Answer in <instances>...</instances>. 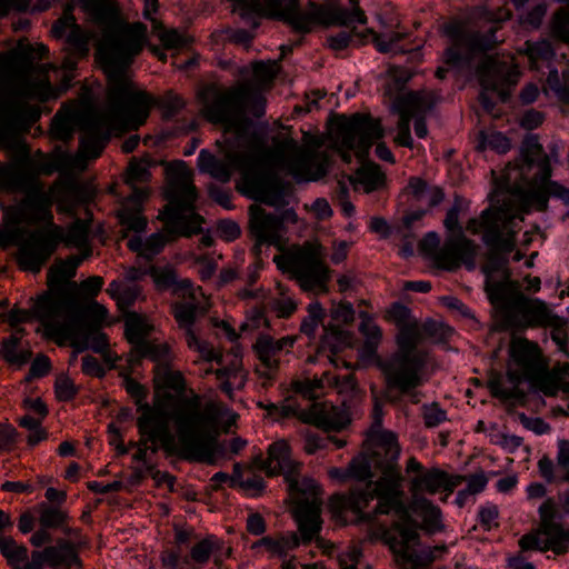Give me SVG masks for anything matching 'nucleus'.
<instances>
[{"label": "nucleus", "instance_id": "40", "mask_svg": "<svg viewBox=\"0 0 569 569\" xmlns=\"http://www.w3.org/2000/svg\"><path fill=\"white\" fill-rule=\"evenodd\" d=\"M447 550L448 548L446 545H439L421 550H413L410 548L407 551L402 549V553L399 557L403 562L410 565L412 569H427L436 559L446 553Z\"/></svg>", "mask_w": 569, "mask_h": 569}, {"label": "nucleus", "instance_id": "42", "mask_svg": "<svg viewBox=\"0 0 569 569\" xmlns=\"http://www.w3.org/2000/svg\"><path fill=\"white\" fill-rule=\"evenodd\" d=\"M107 292L117 301L121 310H126L138 300L141 288L137 283L113 280L109 283Z\"/></svg>", "mask_w": 569, "mask_h": 569}, {"label": "nucleus", "instance_id": "16", "mask_svg": "<svg viewBox=\"0 0 569 569\" xmlns=\"http://www.w3.org/2000/svg\"><path fill=\"white\" fill-rule=\"evenodd\" d=\"M48 48L44 44H29L23 51V60L16 64L11 59H6L0 63V81L10 83L11 86L19 82L21 79L26 80L34 90L40 91L38 96L27 97L28 103L38 109V106L32 101L46 102L57 94L54 88L51 86L48 70L50 64L34 66L32 59H42L47 56Z\"/></svg>", "mask_w": 569, "mask_h": 569}, {"label": "nucleus", "instance_id": "29", "mask_svg": "<svg viewBox=\"0 0 569 569\" xmlns=\"http://www.w3.org/2000/svg\"><path fill=\"white\" fill-rule=\"evenodd\" d=\"M250 231L256 239L254 250L262 244L277 246L280 242L282 221L279 216L267 212L258 204L250 207Z\"/></svg>", "mask_w": 569, "mask_h": 569}, {"label": "nucleus", "instance_id": "2", "mask_svg": "<svg viewBox=\"0 0 569 569\" xmlns=\"http://www.w3.org/2000/svg\"><path fill=\"white\" fill-rule=\"evenodd\" d=\"M146 27L131 24L122 30L106 31L98 52L108 72L109 111H89L81 118V137L76 154L63 153L54 162L37 164L41 173L60 171L72 174L86 170L88 161L98 158L113 130L138 128L144 123L153 99L144 91H136L127 76L133 58L142 50Z\"/></svg>", "mask_w": 569, "mask_h": 569}, {"label": "nucleus", "instance_id": "22", "mask_svg": "<svg viewBox=\"0 0 569 569\" xmlns=\"http://www.w3.org/2000/svg\"><path fill=\"white\" fill-rule=\"evenodd\" d=\"M259 407L264 409L268 416L276 419L296 416L301 421L315 425L326 431H340L349 422L342 410L321 402H312L307 409L286 402L281 405L260 402Z\"/></svg>", "mask_w": 569, "mask_h": 569}, {"label": "nucleus", "instance_id": "57", "mask_svg": "<svg viewBox=\"0 0 569 569\" xmlns=\"http://www.w3.org/2000/svg\"><path fill=\"white\" fill-rule=\"evenodd\" d=\"M526 52L528 54L529 60L531 61L532 68L538 69L540 61H550L555 51L551 47V43L547 40H541L537 42L527 41L525 43Z\"/></svg>", "mask_w": 569, "mask_h": 569}, {"label": "nucleus", "instance_id": "26", "mask_svg": "<svg viewBox=\"0 0 569 569\" xmlns=\"http://www.w3.org/2000/svg\"><path fill=\"white\" fill-rule=\"evenodd\" d=\"M436 256V266L440 269L453 271L465 264L471 270L475 268L477 246L463 234L462 229H459V232L447 237Z\"/></svg>", "mask_w": 569, "mask_h": 569}, {"label": "nucleus", "instance_id": "12", "mask_svg": "<svg viewBox=\"0 0 569 569\" xmlns=\"http://www.w3.org/2000/svg\"><path fill=\"white\" fill-rule=\"evenodd\" d=\"M388 439L389 445L380 447L378 451L379 453L383 451L388 456L383 476L379 479V501L363 518L373 521L381 515L395 513L398 516L399 519L392 523L398 537L390 536L388 540L392 551L400 556L402 549L407 551L418 541L420 527L403 503V477L398 466L399 451L392 442V437L388 436Z\"/></svg>", "mask_w": 569, "mask_h": 569}, {"label": "nucleus", "instance_id": "44", "mask_svg": "<svg viewBox=\"0 0 569 569\" xmlns=\"http://www.w3.org/2000/svg\"><path fill=\"white\" fill-rule=\"evenodd\" d=\"M539 535L545 536L547 550L560 555L569 548V530L559 522L539 527Z\"/></svg>", "mask_w": 569, "mask_h": 569}, {"label": "nucleus", "instance_id": "39", "mask_svg": "<svg viewBox=\"0 0 569 569\" xmlns=\"http://www.w3.org/2000/svg\"><path fill=\"white\" fill-rule=\"evenodd\" d=\"M47 563L54 569H69L80 565L76 546L66 539H58L56 545L44 548Z\"/></svg>", "mask_w": 569, "mask_h": 569}, {"label": "nucleus", "instance_id": "8", "mask_svg": "<svg viewBox=\"0 0 569 569\" xmlns=\"http://www.w3.org/2000/svg\"><path fill=\"white\" fill-rule=\"evenodd\" d=\"M277 72L274 61H258L252 64V80L239 81L224 90L208 89L202 94L204 117L228 131L244 133L250 126L249 114L256 118L264 114L266 99L260 90L273 82Z\"/></svg>", "mask_w": 569, "mask_h": 569}, {"label": "nucleus", "instance_id": "56", "mask_svg": "<svg viewBox=\"0 0 569 569\" xmlns=\"http://www.w3.org/2000/svg\"><path fill=\"white\" fill-rule=\"evenodd\" d=\"M153 32L157 33L159 40L167 49H180L189 44L190 39L184 33L179 32L177 29L166 30L153 21Z\"/></svg>", "mask_w": 569, "mask_h": 569}, {"label": "nucleus", "instance_id": "38", "mask_svg": "<svg viewBox=\"0 0 569 569\" xmlns=\"http://www.w3.org/2000/svg\"><path fill=\"white\" fill-rule=\"evenodd\" d=\"M410 510L421 518L422 522L419 527L428 533L432 535L443 529L441 510L427 498L420 496L412 497Z\"/></svg>", "mask_w": 569, "mask_h": 569}, {"label": "nucleus", "instance_id": "51", "mask_svg": "<svg viewBox=\"0 0 569 569\" xmlns=\"http://www.w3.org/2000/svg\"><path fill=\"white\" fill-rule=\"evenodd\" d=\"M40 527L48 529L61 528L68 520L66 511L58 506L41 502L38 505Z\"/></svg>", "mask_w": 569, "mask_h": 569}, {"label": "nucleus", "instance_id": "53", "mask_svg": "<svg viewBox=\"0 0 569 569\" xmlns=\"http://www.w3.org/2000/svg\"><path fill=\"white\" fill-rule=\"evenodd\" d=\"M360 332L366 337L363 350L368 355H373L381 340V330L375 321L367 315L361 313Z\"/></svg>", "mask_w": 569, "mask_h": 569}, {"label": "nucleus", "instance_id": "7", "mask_svg": "<svg viewBox=\"0 0 569 569\" xmlns=\"http://www.w3.org/2000/svg\"><path fill=\"white\" fill-rule=\"evenodd\" d=\"M197 161L201 172L220 182L230 181L232 173L239 171L243 191L252 199L274 208L289 203L290 187L264 167L260 144L244 151L227 150L220 158L202 149Z\"/></svg>", "mask_w": 569, "mask_h": 569}, {"label": "nucleus", "instance_id": "18", "mask_svg": "<svg viewBox=\"0 0 569 569\" xmlns=\"http://www.w3.org/2000/svg\"><path fill=\"white\" fill-rule=\"evenodd\" d=\"M500 20L493 21L485 31H475L469 26L456 20L445 26L446 34L451 39L452 46L445 53V61L451 67H463L471 63L478 53L487 52L499 42L496 32L500 28Z\"/></svg>", "mask_w": 569, "mask_h": 569}, {"label": "nucleus", "instance_id": "54", "mask_svg": "<svg viewBox=\"0 0 569 569\" xmlns=\"http://www.w3.org/2000/svg\"><path fill=\"white\" fill-rule=\"evenodd\" d=\"M547 87L562 102H569V68L559 73L556 69L549 71Z\"/></svg>", "mask_w": 569, "mask_h": 569}, {"label": "nucleus", "instance_id": "47", "mask_svg": "<svg viewBox=\"0 0 569 569\" xmlns=\"http://www.w3.org/2000/svg\"><path fill=\"white\" fill-rule=\"evenodd\" d=\"M420 339L421 331L417 321L405 323L402 327H399V333L397 337L398 350L396 352L425 355L422 351L417 349Z\"/></svg>", "mask_w": 569, "mask_h": 569}, {"label": "nucleus", "instance_id": "37", "mask_svg": "<svg viewBox=\"0 0 569 569\" xmlns=\"http://www.w3.org/2000/svg\"><path fill=\"white\" fill-rule=\"evenodd\" d=\"M108 100V108L107 109H96V108H88L81 112L78 111H59L51 123V134L54 139L61 140V141H69L74 132L76 127L79 128L81 131V118L89 111H109L110 110V102Z\"/></svg>", "mask_w": 569, "mask_h": 569}, {"label": "nucleus", "instance_id": "25", "mask_svg": "<svg viewBox=\"0 0 569 569\" xmlns=\"http://www.w3.org/2000/svg\"><path fill=\"white\" fill-rule=\"evenodd\" d=\"M123 387L134 400L138 411L141 413L137 419L138 430L146 432L150 423H153L156 420L170 419V413L167 415L163 409L173 400L171 392L164 391L162 393H157L154 407H151L146 402L148 390L144 386L128 376L123 379Z\"/></svg>", "mask_w": 569, "mask_h": 569}, {"label": "nucleus", "instance_id": "9", "mask_svg": "<svg viewBox=\"0 0 569 569\" xmlns=\"http://www.w3.org/2000/svg\"><path fill=\"white\" fill-rule=\"evenodd\" d=\"M242 18L269 17L284 21L293 30L306 33L316 23L323 26L365 24L367 18L358 0H348L350 7L336 2L310 3L307 11L299 10L298 0H228Z\"/></svg>", "mask_w": 569, "mask_h": 569}, {"label": "nucleus", "instance_id": "41", "mask_svg": "<svg viewBox=\"0 0 569 569\" xmlns=\"http://www.w3.org/2000/svg\"><path fill=\"white\" fill-rule=\"evenodd\" d=\"M24 335L26 330L23 328H17L9 338L3 340L0 353L8 363L22 366L30 360L31 351L18 350L20 340Z\"/></svg>", "mask_w": 569, "mask_h": 569}, {"label": "nucleus", "instance_id": "6", "mask_svg": "<svg viewBox=\"0 0 569 569\" xmlns=\"http://www.w3.org/2000/svg\"><path fill=\"white\" fill-rule=\"evenodd\" d=\"M76 283L64 286L52 295H42L34 309L47 338L62 346L69 342L79 352L91 349L103 353L108 348V338L100 329V322L107 310L94 305V316L78 302Z\"/></svg>", "mask_w": 569, "mask_h": 569}, {"label": "nucleus", "instance_id": "27", "mask_svg": "<svg viewBox=\"0 0 569 569\" xmlns=\"http://www.w3.org/2000/svg\"><path fill=\"white\" fill-rule=\"evenodd\" d=\"M379 479L356 486L348 495H333L330 498L329 507L335 515H341L346 510L353 512L360 521L371 522L363 517L371 510H366L369 503L377 499L379 501Z\"/></svg>", "mask_w": 569, "mask_h": 569}, {"label": "nucleus", "instance_id": "46", "mask_svg": "<svg viewBox=\"0 0 569 569\" xmlns=\"http://www.w3.org/2000/svg\"><path fill=\"white\" fill-rule=\"evenodd\" d=\"M525 381H528L533 389L546 396H555L559 390L558 378L549 372L543 365L526 376Z\"/></svg>", "mask_w": 569, "mask_h": 569}, {"label": "nucleus", "instance_id": "15", "mask_svg": "<svg viewBox=\"0 0 569 569\" xmlns=\"http://www.w3.org/2000/svg\"><path fill=\"white\" fill-rule=\"evenodd\" d=\"M325 256L320 243L307 241L286 254L279 266L293 276L303 291L327 293L330 270L325 263Z\"/></svg>", "mask_w": 569, "mask_h": 569}, {"label": "nucleus", "instance_id": "52", "mask_svg": "<svg viewBox=\"0 0 569 569\" xmlns=\"http://www.w3.org/2000/svg\"><path fill=\"white\" fill-rule=\"evenodd\" d=\"M291 387L295 393L300 395L307 400H315L327 389L325 372L320 378L315 377L312 379L306 378L302 380H296L292 382Z\"/></svg>", "mask_w": 569, "mask_h": 569}, {"label": "nucleus", "instance_id": "13", "mask_svg": "<svg viewBox=\"0 0 569 569\" xmlns=\"http://www.w3.org/2000/svg\"><path fill=\"white\" fill-rule=\"evenodd\" d=\"M487 291L505 329L552 325L553 316L543 301L527 298L506 281H487Z\"/></svg>", "mask_w": 569, "mask_h": 569}, {"label": "nucleus", "instance_id": "4", "mask_svg": "<svg viewBox=\"0 0 569 569\" xmlns=\"http://www.w3.org/2000/svg\"><path fill=\"white\" fill-rule=\"evenodd\" d=\"M237 415L217 401L202 402L199 396L179 401L169 420H156L140 440L133 460L147 461L148 443L159 442L166 452L186 460L212 465L219 452L218 439L236 423Z\"/></svg>", "mask_w": 569, "mask_h": 569}, {"label": "nucleus", "instance_id": "31", "mask_svg": "<svg viewBox=\"0 0 569 569\" xmlns=\"http://www.w3.org/2000/svg\"><path fill=\"white\" fill-rule=\"evenodd\" d=\"M463 479L461 476L451 477L446 471L433 468L413 477L410 489L413 497L421 491L433 495L443 490L451 493Z\"/></svg>", "mask_w": 569, "mask_h": 569}, {"label": "nucleus", "instance_id": "24", "mask_svg": "<svg viewBox=\"0 0 569 569\" xmlns=\"http://www.w3.org/2000/svg\"><path fill=\"white\" fill-rule=\"evenodd\" d=\"M436 103V96L430 91H411L396 99L393 107L399 113L398 133L395 142L401 147L412 148L410 122L413 116L429 112Z\"/></svg>", "mask_w": 569, "mask_h": 569}, {"label": "nucleus", "instance_id": "64", "mask_svg": "<svg viewBox=\"0 0 569 569\" xmlns=\"http://www.w3.org/2000/svg\"><path fill=\"white\" fill-rule=\"evenodd\" d=\"M54 391L60 401H70L77 395L78 389L69 377L61 375L56 380Z\"/></svg>", "mask_w": 569, "mask_h": 569}, {"label": "nucleus", "instance_id": "32", "mask_svg": "<svg viewBox=\"0 0 569 569\" xmlns=\"http://www.w3.org/2000/svg\"><path fill=\"white\" fill-rule=\"evenodd\" d=\"M537 466L540 477L548 483L569 482V440H558L556 462L543 456Z\"/></svg>", "mask_w": 569, "mask_h": 569}, {"label": "nucleus", "instance_id": "55", "mask_svg": "<svg viewBox=\"0 0 569 569\" xmlns=\"http://www.w3.org/2000/svg\"><path fill=\"white\" fill-rule=\"evenodd\" d=\"M91 34L83 30L80 26L73 27L67 34L66 42L68 51L77 57H86L89 52V41Z\"/></svg>", "mask_w": 569, "mask_h": 569}, {"label": "nucleus", "instance_id": "33", "mask_svg": "<svg viewBox=\"0 0 569 569\" xmlns=\"http://www.w3.org/2000/svg\"><path fill=\"white\" fill-rule=\"evenodd\" d=\"M91 254V250H87L84 253L71 254L66 259L57 260L49 269L48 282L51 288L49 292L44 295H52L63 288L64 286L76 283L69 281L76 276L77 268L81 262Z\"/></svg>", "mask_w": 569, "mask_h": 569}, {"label": "nucleus", "instance_id": "30", "mask_svg": "<svg viewBox=\"0 0 569 569\" xmlns=\"http://www.w3.org/2000/svg\"><path fill=\"white\" fill-rule=\"evenodd\" d=\"M388 436L392 437V442L395 443L398 451L400 452V448L397 442L396 436L392 432H382L377 439V442L375 445L370 460H366L363 458H357L351 461V463L348 468L349 477L356 478L361 481H366V483H368L369 481H372L371 480V478H372L371 467L372 466L380 469V471H381V476L378 479H380L383 476L385 468H386L387 461H388L387 460L388 456L383 451L381 453H379L378 451H379L380 447H387V445H389Z\"/></svg>", "mask_w": 569, "mask_h": 569}, {"label": "nucleus", "instance_id": "61", "mask_svg": "<svg viewBox=\"0 0 569 569\" xmlns=\"http://www.w3.org/2000/svg\"><path fill=\"white\" fill-rule=\"evenodd\" d=\"M422 418L427 428H436L447 420V412L437 402L422 406Z\"/></svg>", "mask_w": 569, "mask_h": 569}, {"label": "nucleus", "instance_id": "21", "mask_svg": "<svg viewBox=\"0 0 569 569\" xmlns=\"http://www.w3.org/2000/svg\"><path fill=\"white\" fill-rule=\"evenodd\" d=\"M150 171L144 161L132 160L124 174V182L131 188V193L121 201L118 210L120 224L132 232H142L147 227V219L142 214L143 202L148 198V188L138 187L150 179Z\"/></svg>", "mask_w": 569, "mask_h": 569}, {"label": "nucleus", "instance_id": "60", "mask_svg": "<svg viewBox=\"0 0 569 569\" xmlns=\"http://www.w3.org/2000/svg\"><path fill=\"white\" fill-rule=\"evenodd\" d=\"M72 11L73 6L67 4L63 9L62 16L52 26L51 32L56 38H62L68 30L70 31L73 27L78 26Z\"/></svg>", "mask_w": 569, "mask_h": 569}, {"label": "nucleus", "instance_id": "3", "mask_svg": "<svg viewBox=\"0 0 569 569\" xmlns=\"http://www.w3.org/2000/svg\"><path fill=\"white\" fill-rule=\"evenodd\" d=\"M552 168L549 156L543 151L537 137L523 140L520 157L509 162L497 179V188L509 193L499 207H490L481 212L479 219L471 218L467 230L473 234L482 231V241L490 249L485 267L489 274L503 271L506 278L507 259L515 248V236L522 221V213L530 209L545 211L550 198L569 204V188L551 180Z\"/></svg>", "mask_w": 569, "mask_h": 569}, {"label": "nucleus", "instance_id": "1", "mask_svg": "<svg viewBox=\"0 0 569 569\" xmlns=\"http://www.w3.org/2000/svg\"><path fill=\"white\" fill-rule=\"evenodd\" d=\"M28 109V126L17 134L19 148H2L14 160L0 162V190L22 193L12 204H2L0 223V249L17 246L16 261L23 271L38 273L59 247L62 227L54 223L52 207L62 202L63 194L72 188L70 178H61L48 189L40 180L41 170L29 156L22 136L39 120L38 109L24 99Z\"/></svg>", "mask_w": 569, "mask_h": 569}, {"label": "nucleus", "instance_id": "11", "mask_svg": "<svg viewBox=\"0 0 569 569\" xmlns=\"http://www.w3.org/2000/svg\"><path fill=\"white\" fill-rule=\"evenodd\" d=\"M331 136L333 147L345 162H351L352 151L362 162L356 174L349 177V183L353 189L362 188L368 193L379 189L385 183V174L378 164L365 162V159L373 142L385 136L380 121L361 113L351 117L340 116Z\"/></svg>", "mask_w": 569, "mask_h": 569}, {"label": "nucleus", "instance_id": "43", "mask_svg": "<svg viewBox=\"0 0 569 569\" xmlns=\"http://www.w3.org/2000/svg\"><path fill=\"white\" fill-rule=\"evenodd\" d=\"M63 242L67 247H74L84 253L91 250L89 247V226L86 221L77 219L67 230L62 228V237L59 244Z\"/></svg>", "mask_w": 569, "mask_h": 569}, {"label": "nucleus", "instance_id": "28", "mask_svg": "<svg viewBox=\"0 0 569 569\" xmlns=\"http://www.w3.org/2000/svg\"><path fill=\"white\" fill-rule=\"evenodd\" d=\"M295 336H286L274 339L269 335H261L257 338L253 350L261 362V368L257 371L261 377L272 380L280 365V356L288 353L296 342Z\"/></svg>", "mask_w": 569, "mask_h": 569}, {"label": "nucleus", "instance_id": "5", "mask_svg": "<svg viewBox=\"0 0 569 569\" xmlns=\"http://www.w3.org/2000/svg\"><path fill=\"white\" fill-rule=\"evenodd\" d=\"M256 463L269 476L278 473L284 476L296 505L295 513L300 537L296 532L278 538L267 536L254 542L253 548L264 547L272 556L284 558L300 543L307 545L317 540L320 545L319 532L322 523L320 488L313 479L299 478V465L291 459L288 443L283 440L273 442L269 446L268 457L266 459L258 457Z\"/></svg>", "mask_w": 569, "mask_h": 569}, {"label": "nucleus", "instance_id": "19", "mask_svg": "<svg viewBox=\"0 0 569 569\" xmlns=\"http://www.w3.org/2000/svg\"><path fill=\"white\" fill-rule=\"evenodd\" d=\"M510 357L517 368H508L506 380L500 373L492 375L488 380V388L492 397L500 400H522L526 395L519 388L526 376L538 368L542 362L528 341L513 342L510 347Z\"/></svg>", "mask_w": 569, "mask_h": 569}, {"label": "nucleus", "instance_id": "23", "mask_svg": "<svg viewBox=\"0 0 569 569\" xmlns=\"http://www.w3.org/2000/svg\"><path fill=\"white\" fill-rule=\"evenodd\" d=\"M476 73L483 91L480 93V101L483 108L490 111L493 104L486 96L487 90L499 91L503 87L513 86L519 77V70L510 61L500 60L495 56H483L477 66Z\"/></svg>", "mask_w": 569, "mask_h": 569}, {"label": "nucleus", "instance_id": "50", "mask_svg": "<svg viewBox=\"0 0 569 569\" xmlns=\"http://www.w3.org/2000/svg\"><path fill=\"white\" fill-rule=\"evenodd\" d=\"M325 379L326 387L335 389L345 400L352 399L359 391L358 382L352 373L340 377L326 371Z\"/></svg>", "mask_w": 569, "mask_h": 569}, {"label": "nucleus", "instance_id": "62", "mask_svg": "<svg viewBox=\"0 0 569 569\" xmlns=\"http://www.w3.org/2000/svg\"><path fill=\"white\" fill-rule=\"evenodd\" d=\"M308 317L305 318L300 326V331L307 336H312L323 316V309L319 303H311L308 307Z\"/></svg>", "mask_w": 569, "mask_h": 569}, {"label": "nucleus", "instance_id": "35", "mask_svg": "<svg viewBox=\"0 0 569 569\" xmlns=\"http://www.w3.org/2000/svg\"><path fill=\"white\" fill-rule=\"evenodd\" d=\"M149 274L153 279L157 288L160 290L172 288V292L179 298H186L187 296L193 295L194 286L191 280H178L177 272L171 266H150Z\"/></svg>", "mask_w": 569, "mask_h": 569}, {"label": "nucleus", "instance_id": "34", "mask_svg": "<svg viewBox=\"0 0 569 569\" xmlns=\"http://www.w3.org/2000/svg\"><path fill=\"white\" fill-rule=\"evenodd\" d=\"M222 540L213 535H208L198 541L191 549L189 557L184 559L187 565L194 568L203 567L212 557L217 569H222Z\"/></svg>", "mask_w": 569, "mask_h": 569}, {"label": "nucleus", "instance_id": "58", "mask_svg": "<svg viewBox=\"0 0 569 569\" xmlns=\"http://www.w3.org/2000/svg\"><path fill=\"white\" fill-rule=\"evenodd\" d=\"M403 37L405 34L400 32L380 34L375 38V44L377 50L382 53H402L405 50L399 42Z\"/></svg>", "mask_w": 569, "mask_h": 569}, {"label": "nucleus", "instance_id": "20", "mask_svg": "<svg viewBox=\"0 0 569 569\" xmlns=\"http://www.w3.org/2000/svg\"><path fill=\"white\" fill-rule=\"evenodd\" d=\"M273 156L277 166L298 182L316 181L327 173V154L308 151L301 148L292 138L280 140L276 146Z\"/></svg>", "mask_w": 569, "mask_h": 569}, {"label": "nucleus", "instance_id": "59", "mask_svg": "<svg viewBox=\"0 0 569 569\" xmlns=\"http://www.w3.org/2000/svg\"><path fill=\"white\" fill-rule=\"evenodd\" d=\"M157 380L163 388L176 392H183L186 389L184 378L179 371H172L168 368H163V372H159L157 375Z\"/></svg>", "mask_w": 569, "mask_h": 569}, {"label": "nucleus", "instance_id": "14", "mask_svg": "<svg viewBox=\"0 0 569 569\" xmlns=\"http://www.w3.org/2000/svg\"><path fill=\"white\" fill-rule=\"evenodd\" d=\"M378 366L385 378L387 401L397 403L403 397L412 405L421 401L423 393L419 387L425 382L426 355L393 352L380 360Z\"/></svg>", "mask_w": 569, "mask_h": 569}, {"label": "nucleus", "instance_id": "45", "mask_svg": "<svg viewBox=\"0 0 569 569\" xmlns=\"http://www.w3.org/2000/svg\"><path fill=\"white\" fill-rule=\"evenodd\" d=\"M126 337L128 341L133 345L132 352L139 348L141 342H147L146 339L152 331V326L148 320L138 315L129 313L126 318Z\"/></svg>", "mask_w": 569, "mask_h": 569}, {"label": "nucleus", "instance_id": "36", "mask_svg": "<svg viewBox=\"0 0 569 569\" xmlns=\"http://www.w3.org/2000/svg\"><path fill=\"white\" fill-rule=\"evenodd\" d=\"M203 293L200 287H194L192 296L182 298L172 306L173 317L181 329L192 328L197 317L206 312L202 305Z\"/></svg>", "mask_w": 569, "mask_h": 569}, {"label": "nucleus", "instance_id": "63", "mask_svg": "<svg viewBox=\"0 0 569 569\" xmlns=\"http://www.w3.org/2000/svg\"><path fill=\"white\" fill-rule=\"evenodd\" d=\"M91 14L98 24L108 26L114 19L116 12L110 4L99 0L92 3Z\"/></svg>", "mask_w": 569, "mask_h": 569}, {"label": "nucleus", "instance_id": "17", "mask_svg": "<svg viewBox=\"0 0 569 569\" xmlns=\"http://www.w3.org/2000/svg\"><path fill=\"white\" fill-rule=\"evenodd\" d=\"M39 93L23 79L12 86L0 81V148H19L17 134L26 129L29 117L24 99Z\"/></svg>", "mask_w": 569, "mask_h": 569}, {"label": "nucleus", "instance_id": "48", "mask_svg": "<svg viewBox=\"0 0 569 569\" xmlns=\"http://www.w3.org/2000/svg\"><path fill=\"white\" fill-rule=\"evenodd\" d=\"M0 553L12 569H20V565L28 559L27 547L8 536H0Z\"/></svg>", "mask_w": 569, "mask_h": 569}, {"label": "nucleus", "instance_id": "49", "mask_svg": "<svg viewBox=\"0 0 569 569\" xmlns=\"http://www.w3.org/2000/svg\"><path fill=\"white\" fill-rule=\"evenodd\" d=\"M137 360L141 358H149L150 360L168 366L172 359L170 348L167 343H156L153 341L141 342L139 348L133 351Z\"/></svg>", "mask_w": 569, "mask_h": 569}, {"label": "nucleus", "instance_id": "10", "mask_svg": "<svg viewBox=\"0 0 569 569\" xmlns=\"http://www.w3.org/2000/svg\"><path fill=\"white\" fill-rule=\"evenodd\" d=\"M166 198L168 204L159 218L164 222L162 232L152 233L143 242V257L151 260L169 241L183 236L190 237L201 230L202 218L194 212L197 199L192 174L183 162L168 170Z\"/></svg>", "mask_w": 569, "mask_h": 569}]
</instances>
